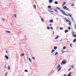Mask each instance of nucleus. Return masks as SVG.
<instances>
[{
    "mask_svg": "<svg viewBox=\"0 0 76 76\" xmlns=\"http://www.w3.org/2000/svg\"><path fill=\"white\" fill-rule=\"evenodd\" d=\"M60 12H61V13H62L63 15H65V16H69V15H68L67 14H66V13H65V12H64L63 10H60Z\"/></svg>",
    "mask_w": 76,
    "mask_h": 76,
    "instance_id": "f257e3e1",
    "label": "nucleus"
},
{
    "mask_svg": "<svg viewBox=\"0 0 76 76\" xmlns=\"http://www.w3.org/2000/svg\"><path fill=\"white\" fill-rule=\"evenodd\" d=\"M64 19L65 20L66 22H69V26H70V25H72V23H70V22L69 21V20H68L67 19V18H64Z\"/></svg>",
    "mask_w": 76,
    "mask_h": 76,
    "instance_id": "f03ea898",
    "label": "nucleus"
},
{
    "mask_svg": "<svg viewBox=\"0 0 76 76\" xmlns=\"http://www.w3.org/2000/svg\"><path fill=\"white\" fill-rule=\"evenodd\" d=\"M65 61H66V60H64L63 61V62H62V64H61V65H63V64H66V63H67V62H66Z\"/></svg>",
    "mask_w": 76,
    "mask_h": 76,
    "instance_id": "7ed1b4c3",
    "label": "nucleus"
},
{
    "mask_svg": "<svg viewBox=\"0 0 76 76\" xmlns=\"http://www.w3.org/2000/svg\"><path fill=\"white\" fill-rule=\"evenodd\" d=\"M5 57L7 60H9V57L7 55H5Z\"/></svg>",
    "mask_w": 76,
    "mask_h": 76,
    "instance_id": "20e7f679",
    "label": "nucleus"
},
{
    "mask_svg": "<svg viewBox=\"0 0 76 76\" xmlns=\"http://www.w3.org/2000/svg\"><path fill=\"white\" fill-rule=\"evenodd\" d=\"M53 0H49V2L50 3H51L53 2Z\"/></svg>",
    "mask_w": 76,
    "mask_h": 76,
    "instance_id": "39448f33",
    "label": "nucleus"
},
{
    "mask_svg": "<svg viewBox=\"0 0 76 76\" xmlns=\"http://www.w3.org/2000/svg\"><path fill=\"white\" fill-rule=\"evenodd\" d=\"M67 8V7L66 6H64L63 7V9H64V10H66V9Z\"/></svg>",
    "mask_w": 76,
    "mask_h": 76,
    "instance_id": "423d86ee",
    "label": "nucleus"
},
{
    "mask_svg": "<svg viewBox=\"0 0 76 76\" xmlns=\"http://www.w3.org/2000/svg\"><path fill=\"white\" fill-rule=\"evenodd\" d=\"M54 10L55 12H56L57 13H58V12L57 10V9H54Z\"/></svg>",
    "mask_w": 76,
    "mask_h": 76,
    "instance_id": "0eeeda50",
    "label": "nucleus"
},
{
    "mask_svg": "<svg viewBox=\"0 0 76 76\" xmlns=\"http://www.w3.org/2000/svg\"><path fill=\"white\" fill-rule=\"evenodd\" d=\"M61 69H62V67H60L57 70V72H59V71H60V70Z\"/></svg>",
    "mask_w": 76,
    "mask_h": 76,
    "instance_id": "6e6552de",
    "label": "nucleus"
},
{
    "mask_svg": "<svg viewBox=\"0 0 76 76\" xmlns=\"http://www.w3.org/2000/svg\"><path fill=\"white\" fill-rule=\"evenodd\" d=\"M69 32V30H66L65 31V33L66 34V33H67Z\"/></svg>",
    "mask_w": 76,
    "mask_h": 76,
    "instance_id": "1a4fd4ad",
    "label": "nucleus"
},
{
    "mask_svg": "<svg viewBox=\"0 0 76 76\" xmlns=\"http://www.w3.org/2000/svg\"><path fill=\"white\" fill-rule=\"evenodd\" d=\"M61 66H60V64H58V65L57 68V69H59V68H60V67Z\"/></svg>",
    "mask_w": 76,
    "mask_h": 76,
    "instance_id": "9d476101",
    "label": "nucleus"
},
{
    "mask_svg": "<svg viewBox=\"0 0 76 76\" xmlns=\"http://www.w3.org/2000/svg\"><path fill=\"white\" fill-rule=\"evenodd\" d=\"M54 3L55 4H58V2H57V1H55L54 2Z\"/></svg>",
    "mask_w": 76,
    "mask_h": 76,
    "instance_id": "9b49d317",
    "label": "nucleus"
},
{
    "mask_svg": "<svg viewBox=\"0 0 76 76\" xmlns=\"http://www.w3.org/2000/svg\"><path fill=\"white\" fill-rule=\"evenodd\" d=\"M53 20H50L49 22H50V23H53Z\"/></svg>",
    "mask_w": 76,
    "mask_h": 76,
    "instance_id": "f8f14e48",
    "label": "nucleus"
},
{
    "mask_svg": "<svg viewBox=\"0 0 76 76\" xmlns=\"http://www.w3.org/2000/svg\"><path fill=\"white\" fill-rule=\"evenodd\" d=\"M6 32H7V33H8V34H9V33H11V32L9 31H6Z\"/></svg>",
    "mask_w": 76,
    "mask_h": 76,
    "instance_id": "ddd939ff",
    "label": "nucleus"
},
{
    "mask_svg": "<svg viewBox=\"0 0 76 76\" xmlns=\"http://www.w3.org/2000/svg\"><path fill=\"white\" fill-rule=\"evenodd\" d=\"M56 9H58V10H60L61 9L60 8H59L58 7H57L56 8Z\"/></svg>",
    "mask_w": 76,
    "mask_h": 76,
    "instance_id": "4468645a",
    "label": "nucleus"
},
{
    "mask_svg": "<svg viewBox=\"0 0 76 76\" xmlns=\"http://www.w3.org/2000/svg\"><path fill=\"white\" fill-rule=\"evenodd\" d=\"M54 50H57V47L56 46L54 47Z\"/></svg>",
    "mask_w": 76,
    "mask_h": 76,
    "instance_id": "2eb2a0df",
    "label": "nucleus"
},
{
    "mask_svg": "<svg viewBox=\"0 0 76 76\" xmlns=\"http://www.w3.org/2000/svg\"><path fill=\"white\" fill-rule=\"evenodd\" d=\"M66 4V2H64L63 4H62V6H63L65 4Z\"/></svg>",
    "mask_w": 76,
    "mask_h": 76,
    "instance_id": "dca6fc26",
    "label": "nucleus"
},
{
    "mask_svg": "<svg viewBox=\"0 0 76 76\" xmlns=\"http://www.w3.org/2000/svg\"><path fill=\"white\" fill-rule=\"evenodd\" d=\"M48 11L49 12H52V13H54V11L50 10H48Z\"/></svg>",
    "mask_w": 76,
    "mask_h": 76,
    "instance_id": "f3484780",
    "label": "nucleus"
},
{
    "mask_svg": "<svg viewBox=\"0 0 76 76\" xmlns=\"http://www.w3.org/2000/svg\"><path fill=\"white\" fill-rule=\"evenodd\" d=\"M28 60H29V61H30L31 63L32 62V61H31V58H28Z\"/></svg>",
    "mask_w": 76,
    "mask_h": 76,
    "instance_id": "a211bd4d",
    "label": "nucleus"
},
{
    "mask_svg": "<svg viewBox=\"0 0 76 76\" xmlns=\"http://www.w3.org/2000/svg\"><path fill=\"white\" fill-rule=\"evenodd\" d=\"M54 51H55V50L53 49L51 52V53H53Z\"/></svg>",
    "mask_w": 76,
    "mask_h": 76,
    "instance_id": "6ab92c4d",
    "label": "nucleus"
},
{
    "mask_svg": "<svg viewBox=\"0 0 76 76\" xmlns=\"http://www.w3.org/2000/svg\"><path fill=\"white\" fill-rule=\"evenodd\" d=\"M59 37V36H58L57 37H55V39H58Z\"/></svg>",
    "mask_w": 76,
    "mask_h": 76,
    "instance_id": "aec40b11",
    "label": "nucleus"
},
{
    "mask_svg": "<svg viewBox=\"0 0 76 76\" xmlns=\"http://www.w3.org/2000/svg\"><path fill=\"white\" fill-rule=\"evenodd\" d=\"M25 54L24 53H22L21 54V56L22 57H23L24 56Z\"/></svg>",
    "mask_w": 76,
    "mask_h": 76,
    "instance_id": "412c9836",
    "label": "nucleus"
},
{
    "mask_svg": "<svg viewBox=\"0 0 76 76\" xmlns=\"http://www.w3.org/2000/svg\"><path fill=\"white\" fill-rule=\"evenodd\" d=\"M76 39H74L73 41V42H74V43H75V42H76Z\"/></svg>",
    "mask_w": 76,
    "mask_h": 76,
    "instance_id": "4be33fe9",
    "label": "nucleus"
},
{
    "mask_svg": "<svg viewBox=\"0 0 76 76\" xmlns=\"http://www.w3.org/2000/svg\"><path fill=\"white\" fill-rule=\"evenodd\" d=\"M66 49V47L64 46L63 47V50H65V49Z\"/></svg>",
    "mask_w": 76,
    "mask_h": 76,
    "instance_id": "5701e85b",
    "label": "nucleus"
},
{
    "mask_svg": "<svg viewBox=\"0 0 76 76\" xmlns=\"http://www.w3.org/2000/svg\"><path fill=\"white\" fill-rule=\"evenodd\" d=\"M48 9H50V8H51V6H49L48 7Z\"/></svg>",
    "mask_w": 76,
    "mask_h": 76,
    "instance_id": "b1692460",
    "label": "nucleus"
},
{
    "mask_svg": "<svg viewBox=\"0 0 76 76\" xmlns=\"http://www.w3.org/2000/svg\"><path fill=\"white\" fill-rule=\"evenodd\" d=\"M75 34V32H74V31H73L72 32V37H73V36L74 35V34Z\"/></svg>",
    "mask_w": 76,
    "mask_h": 76,
    "instance_id": "393cba45",
    "label": "nucleus"
},
{
    "mask_svg": "<svg viewBox=\"0 0 76 76\" xmlns=\"http://www.w3.org/2000/svg\"><path fill=\"white\" fill-rule=\"evenodd\" d=\"M68 15L70 17H71V18H72V15L69 14H68Z\"/></svg>",
    "mask_w": 76,
    "mask_h": 76,
    "instance_id": "a878e982",
    "label": "nucleus"
},
{
    "mask_svg": "<svg viewBox=\"0 0 76 76\" xmlns=\"http://www.w3.org/2000/svg\"><path fill=\"white\" fill-rule=\"evenodd\" d=\"M47 29H48L49 30H50V27L48 26L47 27Z\"/></svg>",
    "mask_w": 76,
    "mask_h": 76,
    "instance_id": "bb28decb",
    "label": "nucleus"
},
{
    "mask_svg": "<svg viewBox=\"0 0 76 76\" xmlns=\"http://www.w3.org/2000/svg\"><path fill=\"white\" fill-rule=\"evenodd\" d=\"M59 29L60 30H63V28L60 27Z\"/></svg>",
    "mask_w": 76,
    "mask_h": 76,
    "instance_id": "cd10ccee",
    "label": "nucleus"
},
{
    "mask_svg": "<svg viewBox=\"0 0 76 76\" xmlns=\"http://www.w3.org/2000/svg\"><path fill=\"white\" fill-rule=\"evenodd\" d=\"M72 70V68H69V70L68 71V72H69V71H70V70Z\"/></svg>",
    "mask_w": 76,
    "mask_h": 76,
    "instance_id": "c85d7f7f",
    "label": "nucleus"
},
{
    "mask_svg": "<svg viewBox=\"0 0 76 76\" xmlns=\"http://www.w3.org/2000/svg\"><path fill=\"white\" fill-rule=\"evenodd\" d=\"M25 72H28V71L26 69L24 70Z\"/></svg>",
    "mask_w": 76,
    "mask_h": 76,
    "instance_id": "c756f323",
    "label": "nucleus"
},
{
    "mask_svg": "<svg viewBox=\"0 0 76 76\" xmlns=\"http://www.w3.org/2000/svg\"><path fill=\"white\" fill-rule=\"evenodd\" d=\"M41 20L42 22H44V19H43V18H41Z\"/></svg>",
    "mask_w": 76,
    "mask_h": 76,
    "instance_id": "7c9ffc66",
    "label": "nucleus"
},
{
    "mask_svg": "<svg viewBox=\"0 0 76 76\" xmlns=\"http://www.w3.org/2000/svg\"><path fill=\"white\" fill-rule=\"evenodd\" d=\"M68 28L69 30H70V29H71V27H68Z\"/></svg>",
    "mask_w": 76,
    "mask_h": 76,
    "instance_id": "2f4dec72",
    "label": "nucleus"
},
{
    "mask_svg": "<svg viewBox=\"0 0 76 76\" xmlns=\"http://www.w3.org/2000/svg\"><path fill=\"white\" fill-rule=\"evenodd\" d=\"M66 10H68V11H70V9H69L67 8Z\"/></svg>",
    "mask_w": 76,
    "mask_h": 76,
    "instance_id": "473e14b6",
    "label": "nucleus"
},
{
    "mask_svg": "<svg viewBox=\"0 0 76 76\" xmlns=\"http://www.w3.org/2000/svg\"><path fill=\"white\" fill-rule=\"evenodd\" d=\"M58 54V52H56L55 54V56H56V55H57V54Z\"/></svg>",
    "mask_w": 76,
    "mask_h": 76,
    "instance_id": "72a5a7b5",
    "label": "nucleus"
},
{
    "mask_svg": "<svg viewBox=\"0 0 76 76\" xmlns=\"http://www.w3.org/2000/svg\"><path fill=\"white\" fill-rule=\"evenodd\" d=\"M73 36H74V38H76V34H75Z\"/></svg>",
    "mask_w": 76,
    "mask_h": 76,
    "instance_id": "f704fd0d",
    "label": "nucleus"
},
{
    "mask_svg": "<svg viewBox=\"0 0 76 76\" xmlns=\"http://www.w3.org/2000/svg\"><path fill=\"white\" fill-rule=\"evenodd\" d=\"M10 66H8V70H10Z\"/></svg>",
    "mask_w": 76,
    "mask_h": 76,
    "instance_id": "c9c22d12",
    "label": "nucleus"
},
{
    "mask_svg": "<svg viewBox=\"0 0 76 76\" xmlns=\"http://www.w3.org/2000/svg\"><path fill=\"white\" fill-rule=\"evenodd\" d=\"M71 19L72 20V21L73 22H74V20H73V18H71Z\"/></svg>",
    "mask_w": 76,
    "mask_h": 76,
    "instance_id": "e433bc0d",
    "label": "nucleus"
},
{
    "mask_svg": "<svg viewBox=\"0 0 76 76\" xmlns=\"http://www.w3.org/2000/svg\"><path fill=\"white\" fill-rule=\"evenodd\" d=\"M72 72H70L69 73V74L68 75H72Z\"/></svg>",
    "mask_w": 76,
    "mask_h": 76,
    "instance_id": "4c0bfd02",
    "label": "nucleus"
},
{
    "mask_svg": "<svg viewBox=\"0 0 76 76\" xmlns=\"http://www.w3.org/2000/svg\"><path fill=\"white\" fill-rule=\"evenodd\" d=\"M34 7L35 9H36V5H34Z\"/></svg>",
    "mask_w": 76,
    "mask_h": 76,
    "instance_id": "58836bf2",
    "label": "nucleus"
},
{
    "mask_svg": "<svg viewBox=\"0 0 76 76\" xmlns=\"http://www.w3.org/2000/svg\"><path fill=\"white\" fill-rule=\"evenodd\" d=\"M50 29H52V30H53V27H51L50 28Z\"/></svg>",
    "mask_w": 76,
    "mask_h": 76,
    "instance_id": "ea45409f",
    "label": "nucleus"
},
{
    "mask_svg": "<svg viewBox=\"0 0 76 76\" xmlns=\"http://www.w3.org/2000/svg\"><path fill=\"white\" fill-rule=\"evenodd\" d=\"M70 47H72V43L70 44Z\"/></svg>",
    "mask_w": 76,
    "mask_h": 76,
    "instance_id": "a19ab883",
    "label": "nucleus"
},
{
    "mask_svg": "<svg viewBox=\"0 0 76 76\" xmlns=\"http://www.w3.org/2000/svg\"><path fill=\"white\" fill-rule=\"evenodd\" d=\"M7 73H8V72H7L5 75V76H7Z\"/></svg>",
    "mask_w": 76,
    "mask_h": 76,
    "instance_id": "79ce46f5",
    "label": "nucleus"
},
{
    "mask_svg": "<svg viewBox=\"0 0 76 76\" xmlns=\"http://www.w3.org/2000/svg\"><path fill=\"white\" fill-rule=\"evenodd\" d=\"M61 51L62 52H63L62 54L63 53H64V51H63V50H61Z\"/></svg>",
    "mask_w": 76,
    "mask_h": 76,
    "instance_id": "37998d69",
    "label": "nucleus"
},
{
    "mask_svg": "<svg viewBox=\"0 0 76 76\" xmlns=\"http://www.w3.org/2000/svg\"><path fill=\"white\" fill-rule=\"evenodd\" d=\"M48 10H53V8H51V9H48Z\"/></svg>",
    "mask_w": 76,
    "mask_h": 76,
    "instance_id": "c03bdc74",
    "label": "nucleus"
},
{
    "mask_svg": "<svg viewBox=\"0 0 76 76\" xmlns=\"http://www.w3.org/2000/svg\"><path fill=\"white\" fill-rule=\"evenodd\" d=\"M71 67H72V68H74V67H75V66H72Z\"/></svg>",
    "mask_w": 76,
    "mask_h": 76,
    "instance_id": "a18cd8bd",
    "label": "nucleus"
},
{
    "mask_svg": "<svg viewBox=\"0 0 76 76\" xmlns=\"http://www.w3.org/2000/svg\"><path fill=\"white\" fill-rule=\"evenodd\" d=\"M33 60H35V57H33Z\"/></svg>",
    "mask_w": 76,
    "mask_h": 76,
    "instance_id": "49530a36",
    "label": "nucleus"
},
{
    "mask_svg": "<svg viewBox=\"0 0 76 76\" xmlns=\"http://www.w3.org/2000/svg\"><path fill=\"white\" fill-rule=\"evenodd\" d=\"M17 16V15H14V17H15V18H16Z\"/></svg>",
    "mask_w": 76,
    "mask_h": 76,
    "instance_id": "de8ad7c7",
    "label": "nucleus"
},
{
    "mask_svg": "<svg viewBox=\"0 0 76 76\" xmlns=\"http://www.w3.org/2000/svg\"><path fill=\"white\" fill-rule=\"evenodd\" d=\"M74 4L71 5V6H74Z\"/></svg>",
    "mask_w": 76,
    "mask_h": 76,
    "instance_id": "09e8293b",
    "label": "nucleus"
},
{
    "mask_svg": "<svg viewBox=\"0 0 76 76\" xmlns=\"http://www.w3.org/2000/svg\"><path fill=\"white\" fill-rule=\"evenodd\" d=\"M2 20H3V21H4V20H5V19H2Z\"/></svg>",
    "mask_w": 76,
    "mask_h": 76,
    "instance_id": "8fccbe9b",
    "label": "nucleus"
},
{
    "mask_svg": "<svg viewBox=\"0 0 76 76\" xmlns=\"http://www.w3.org/2000/svg\"><path fill=\"white\" fill-rule=\"evenodd\" d=\"M67 76H72V75H69V74H68Z\"/></svg>",
    "mask_w": 76,
    "mask_h": 76,
    "instance_id": "3c124183",
    "label": "nucleus"
},
{
    "mask_svg": "<svg viewBox=\"0 0 76 76\" xmlns=\"http://www.w3.org/2000/svg\"><path fill=\"white\" fill-rule=\"evenodd\" d=\"M68 19H69L70 20V19L68 17Z\"/></svg>",
    "mask_w": 76,
    "mask_h": 76,
    "instance_id": "603ef678",
    "label": "nucleus"
},
{
    "mask_svg": "<svg viewBox=\"0 0 76 76\" xmlns=\"http://www.w3.org/2000/svg\"><path fill=\"white\" fill-rule=\"evenodd\" d=\"M52 24H50V26H52Z\"/></svg>",
    "mask_w": 76,
    "mask_h": 76,
    "instance_id": "864d4df0",
    "label": "nucleus"
},
{
    "mask_svg": "<svg viewBox=\"0 0 76 76\" xmlns=\"http://www.w3.org/2000/svg\"><path fill=\"white\" fill-rule=\"evenodd\" d=\"M66 74H65L64 76H66Z\"/></svg>",
    "mask_w": 76,
    "mask_h": 76,
    "instance_id": "5fc2aeb1",
    "label": "nucleus"
},
{
    "mask_svg": "<svg viewBox=\"0 0 76 76\" xmlns=\"http://www.w3.org/2000/svg\"><path fill=\"white\" fill-rule=\"evenodd\" d=\"M6 53H8V52L7 51H6Z\"/></svg>",
    "mask_w": 76,
    "mask_h": 76,
    "instance_id": "6e6d98bb",
    "label": "nucleus"
},
{
    "mask_svg": "<svg viewBox=\"0 0 76 76\" xmlns=\"http://www.w3.org/2000/svg\"><path fill=\"white\" fill-rule=\"evenodd\" d=\"M67 42H68V43H69V42L68 40L67 41Z\"/></svg>",
    "mask_w": 76,
    "mask_h": 76,
    "instance_id": "4d7b16f0",
    "label": "nucleus"
},
{
    "mask_svg": "<svg viewBox=\"0 0 76 76\" xmlns=\"http://www.w3.org/2000/svg\"><path fill=\"white\" fill-rule=\"evenodd\" d=\"M60 41L61 42V41H62V39H61V40H60Z\"/></svg>",
    "mask_w": 76,
    "mask_h": 76,
    "instance_id": "13d9d810",
    "label": "nucleus"
},
{
    "mask_svg": "<svg viewBox=\"0 0 76 76\" xmlns=\"http://www.w3.org/2000/svg\"><path fill=\"white\" fill-rule=\"evenodd\" d=\"M54 32L53 31V35H54Z\"/></svg>",
    "mask_w": 76,
    "mask_h": 76,
    "instance_id": "bf43d9fd",
    "label": "nucleus"
},
{
    "mask_svg": "<svg viewBox=\"0 0 76 76\" xmlns=\"http://www.w3.org/2000/svg\"><path fill=\"white\" fill-rule=\"evenodd\" d=\"M40 18H41V16H40Z\"/></svg>",
    "mask_w": 76,
    "mask_h": 76,
    "instance_id": "052dcab7",
    "label": "nucleus"
},
{
    "mask_svg": "<svg viewBox=\"0 0 76 76\" xmlns=\"http://www.w3.org/2000/svg\"><path fill=\"white\" fill-rule=\"evenodd\" d=\"M75 58H74V60H75Z\"/></svg>",
    "mask_w": 76,
    "mask_h": 76,
    "instance_id": "680f3d73",
    "label": "nucleus"
},
{
    "mask_svg": "<svg viewBox=\"0 0 76 76\" xmlns=\"http://www.w3.org/2000/svg\"><path fill=\"white\" fill-rule=\"evenodd\" d=\"M75 44H76V43H75Z\"/></svg>",
    "mask_w": 76,
    "mask_h": 76,
    "instance_id": "e2e57ef3",
    "label": "nucleus"
},
{
    "mask_svg": "<svg viewBox=\"0 0 76 76\" xmlns=\"http://www.w3.org/2000/svg\"><path fill=\"white\" fill-rule=\"evenodd\" d=\"M72 0L73 1V0Z\"/></svg>",
    "mask_w": 76,
    "mask_h": 76,
    "instance_id": "0e129e2a",
    "label": "nucleus"
}]
</instances>
